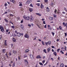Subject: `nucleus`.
Listing matches in <instances>:
<instances>
[{"instance_id": "25", "label": "nucleus", "mask_w": 67, "mask_h": 67, "mask_svg": "<svg viewBox=\"0 0 67 67\" xmlns=\"http://www.w3.org/2000/svg\"><path fill=\"white\" fill-rule=\"evenodd\" d=\"M27 55H24V58H27Z\"/></svg>"}, {"instance_id": "8", "label": "nucleus", "mask_w": 67, "mask_h": 67, "mask_svg": "<svg viewBox=\"0 0 67 67\" xmlns=\"http://www.w3.org/2000/svg\"><path fill=\"white\" fill-rule=\"evenodd\" d=\"M36 14H37V15H39V16H41V15H42V14H40L39 13H36Z\"/></svg>"}, {"instance_id": "39", "label": "nucleus", "mask_w": 67, "mask_h": 67, "mask_svg": "<svg viewBox=\"0 0 67 67\" xmlns=\"http://www.w3.org/2000/svg\"><path fill=\"white\" fill-rule=\"evenodd\" d=\"M36 36H35L34 37V40H36Z\"/></svg>"}, {"instance_id": "13", "label": "nucleus", "mask_w": 67, "mask_h": 67, "mask_svg": "<svg viewBox=\"0 0 67 67\" xmlns=\"http://www.w3.org/2000/svg\"><path fill=\"white\" fill-rule=\"evenodd\" d=\"M54 13L55 14L57 13H58V11H57V10H56V9H55V10L54 11Z\"/></svg>"}, {"instance_id": "63", "label": "nucleus", "mask_w": 67, "mask_h": 67, "mask_svg": "<svg viewBox=\"0 0 67 67\" xmlns=\"http://www.w3.org/2000/svg\"><path fill=\"white\" fill-rule=\"evenodd\" d=\"M9 29H8L7 30H6V32H9Z\"/></svg>"}, {"instance_id": "52", "label": "nucleus", "mask_w": 67, "mask_h": 67, "mask_svg": "<svg viewBox=\"0 0 67 67\" xmlns=\"http://www.w3.org/2000/svg\"><path fill=\"white\" fill-rule=\"evenodd\" d=\"M14 0H13L12 1V2H13V3H14Z\"/></svg>"}, {"instance_id": "3", "label": "nucleus", "mask_w": 67, "mask_h": 67, "mask_svg": "<svg viewBox=\"0 0 67 67\" xmlns=\"http://www.w3.org/2000/svg\"><path fill=\"white\" fill-rule=\"evenodd\" d=\"M51 41H49L48 42H45V43L46 44V45H47V44H48V45H50V44H51Z\"/></svg>"}, {"instance_id": "16", "label": "nucleus", "mask_w": 67, "mask_h": 67, "mask_svg": "<svg viewBox=\"0 0 67 67\" xmlns=\"http://www.w3.org/2000/svg\"><path fill=\"white\" fill-rule=\"evenodd\" d=\"M30 20H31V21H33V17H30Z\"/></svg>"}, {"instance_id": "37", "label": "nucleus", "mask_w": 67, "mask_h": 67, "mask_svg": "<svg viewBox=\"0 0 67 67\" xmlns=\"http://www.w3.org/2000/svg\"><path fill=\"white\" fill-rule=\"evenodd\" d=\"M43 39L44 40H46V37H44V38H43Z\"/></svg>"}, {"instance_id": "43", "label": "nucleus", "mask_w": 67, "mask_h": 67, "mask_svg": "<svg viewBox=\"0 0 67 67\" xmlns=\"http://www.w3.org/2000/svg\"><path fill=\"white\" fill-rule=\"evenodd\" d=\"M28 25L29 26H30V27H31V25L30 24H28Z\"/></svg>"}, {"instance_id": "24", "label": "nucleus", "mask_w": 67, "mask_h": 67, "mask_svg": "<svg viewBox=\"0 0 67 67\" xmlns=\"http://www.w3.org/2000/svg\"><path fill=\"white\" fill-rule=\"evenodd\" d=\"M5 49H3V53H5Z\"/></svg>"}, {"instance_id": "22", "label": "nucleus", "mask_w": 67, "mask_h": 67, "mask_svg": "<svg viewBox=\"0 0 67 67\" xmlns=\"http://www.w3.org/2000/svg\"><path fill=\"white\" fill-rule=\"evenodd\" d=\"M41 42L43 45H45V44L44 43V41H42Z\"/></svg>"}, {"instance_id": "7", "label": "nucleus", "mask_w": 67, "mask_h": 67, "mask_svg": "<svg viewBox=\"0 0 67 67\" xmlns=\"http://www.w3.org/2000/svg\"><path fill=\"white\" fill-rule=\"evenodd\" d=\"M36 58H41V57L40 55H39L37 56Z\"/></svg>"}, {"instance_id": "28", "label": "nucleus", "mask_w": 67, "mask_h": 67, "mask_svg": "<svg viewBox=\"0 0 67 67\" xmlns=\"http://www.w3.org/2000/svg\"><path fill=\"white\" fill-rule=\"evenodd\" d=\"M7 5H7V3H5V4H4V6H5H5H7Z\"/></svg>"}, {"instance_id": "33", "label": "nucleus", "mask_w": 67, "mask_h": 67, "mask_svg": "<svg viewBox=\"0 0 67 67\" xmlns=\"http://www.w3.org/2000/svg\"><path fill=\"white\" fill-rule=\"evenodd\" d=\"M43 51L45 53H46V50L45 49H44L43 50Z\"/></svg>"}, {"instance_id": "10", "label": "nucleus", "mask_w": 67, "mask_h": 67, "mask_svg": "<svg viewBox=\"0 0 67 67\" xmlns=\"http://www.w3.org/2000/svg\"><path fill=\"white\" fill-rule=\"evenodd\" d=\"M25 63L26 64H28L29 63L28 62H27V61L26 60H25Z\"/></svg>"}, {"instance_id": "23", "label": "nucleus", "mask_w": 67, "mask_h": 67, "mask_svg": "<svg viewBox=\"0 0 67 67\" xmlns=\"http://www.w3.org/2000/svg\"><path fill=\"white\" fill-rule=\"evenodd\" d=\"M15 66V63H13L12 66L13 67H14Z\"/></svg>"}, {"instance_id": "47", "label": "nucleus", "mask_w": 67, "mask_h": 67, "mask_svg": "<svg viewBox=\"0 0 67 67\" xmlns=\"http://www.w3.org/2000/svg\"><path fill=\"white\" fill-rule=\"evenodd\" d=\"M19 6H20V7H21V6H22V4H19Z\"/></svg>"}, {"instance_id": "27", "label": "nucleus", "mask_w": 67, "mask_h": 67, "mask_svg": "<svg viewBox=\"0 0 67 67\" xmlns=\"http://www.w3.org/2000/svg\"><path fill=\"white\" fill-rule=\"evenodd\" d=\"M29 50L28 49H27L25 50V52H29Z\"/></svg>"}, {"instance_id": "40", "label": "nucleus", "mask_w": 67, "mask_h": 67, "mask_svg": "<svg viewBox=\"0 0 67 67\" xmlns=\"http://www.w3.org/2000/svg\"><path fill=\"white\" fill-rule=\"evenodd\" d=\"M4 20L5 22H8V21L6 19H5Z\"/></svg>"}, {"instance_id": "9", "label": "nucleus", "mask_w": 67, "mask_h": 67, "mask_svg": "<svg viewBox=\"0 0 67 67\" xmlns=\"http://www.w3.org/2000/svg\"><path fill=\"white\" fill-rule=\"evenodd\" d=\"M46 10H47V12H49V9L48 7H47L46 8Z\"/></svg>"}, {"instance_id": "32", "label": "nucleus", "mask_w": 67, "mask_h": 67, "mask_svg": "<svg viewBox=\"0 0 67 67\" xmlns=\"http://www.w3.org/2000/svg\"><path fill=\"white\" fill-rule=\"evenodd\" d=\"M23 19H22L21 21V23H23Z\"/></svg>"}, {"instance_id": "64", "label": "nucleus", "mask_w": 67, "mask_h": 67, "mask_svg": "<svg viewBox=\"0 0 67 67\" xmlns=\"http://www.w3.org/2000/svg\"><path fill=\"white\" fill-rule=\"evenodd\" d=\"M66 46H65V51H66Z\"/></svg>"}, {"instance_id": "45", "label": "nucleus", "mask_w": 67, "mask_h": 67, "mask_svg": "<svg viewBox=\"0 0 67 67\" xmlns=\"http://www.w3.org/2000/svg\"><path fill=\"white\" fill-rule=\"evenodd\" d=\"M63 24L65 26V23H63Z\"/></svg>"}, {"instance_id": "17", "label": "nucleus", "mask_w": 67, "mask_h": 67, "mask_svg": "<svg viewBox=\"0 0 67 67\" xmlns=\"http://www.w3.org/2000/svg\"><path fill=\"white\" fill-rule=\"evenodd\" d=\"M53 18L52 17H51L49 18V20H51V21H52V20H53Z\"/></svg>"}, {"instance_id": "4", "label": "nucleus", "mask_w": 67, "mask_h": 67, "mask_svg": "<svg viewBox=\"0 0 67 67\" xmlns=\"http://www.w3.org/2000/svg\"><path fill=\"white\" fill-rule=\"evenodd\" d=\"M25 37H26V38H29V35L27 34H26L25 35Z\"/></svg>"}, {"instance_id": "31", "label": "nucleus", "mask_w": 67, "mask_h": 67, "mask_svg": "<svg viewBox=\"0 0 67 67\" xmlns=\"http://www.w3.org/2000/svg\"><path fill=\"white\" fill-rule=\"evenodd\" d=\"M1 31H2V32H3V31H4V29H3V28H2L1 30Z\"/></svg>"}, {"instance_id": "15", "label": "nucleus", "mask_w": 67, "mask_h": 67, "mask_svg": "<svg viewBox=\"0 0 67 67\" xmlns=\"http://www.w3.org/2000/svg\"><path fill=\"white\" fill-rule=\"evenodd\" d=\"M50 49H51V48H49L47 49L48 52V53H49V51H50Z\"/></svg>"}, {"instance_id": "61", "label": "nucleus", "mask_w": 67, "mask_h": 67, "mask_svg": "<svg viewBox=\"0 0 67 67\" xmlns=\"http://www.w3.org/2000/svg\"><path fill=\"white\" fill-rule=\"evenodd\" d=\"M62 13H63V14H65V12H62Z\"/></svg>"}, {"instance_id": "56", "label": "nucleus", "mask_w": 67, "mask_h": 67, "mask_svg": "<svg viewBox=\"0 0 67 67\" xmlns=\"http://www.w3.org/2000/svg\"><path fill=\"white\" fill-rule=\"evenodd\" d=\"M50 28V30H52V27H49Z\"/></svg>"}, {"instance_id": "62", "label": "nucleus", "mask_w": 67, "mask_h": 67, "mask_svg": "<svg viewBox=\"0 0 67 67\" xmlns=\"http://www.w3.org/2000/svg\"><path fill=\"white\" fill-rule=\"evenodd\" d=\"M37 5L38 6H40V4H37Z\"/></svg>"}, {"instance_id": "14", "label": "nucleus", "mask_w": 67, "mask_h": 67, "mask_svg": "<svg viewBox=\"0 0 67 67\" xmlns=\"http://www.w3.org/2000/svg\"><path fill=\"white\" fill-rule=\"evenodd\" d=\"M53 54H54V55H55V56H56L57 55V53L56 52H53Z\"/></svg>"}, {"instance_id": "29", "label": "nucleus", "mask_w": 67, "mask_h": 67, "mask_svg": "<svg viewBox=\"0 0 67 67\" xmlns=\"http://www.w3.org/2000/svg\"><path fill=\"white\" fill-rule=\"evenodd\" d=\"M64 10H65L66 11H67V9H66V8L65 7L64 8Z\"/></svg>"}, {"instance_id": "19", "label": "nucleus", "mask_w": 67, "mask_h": 67, "mask_svg": "<svg viewBox=\"0 0 67 67\" xmlns=\"http://www.w3.org/2000/svg\"><path fill=\"white\" fill-rule=\"evenodd\" d=\"M51 5L52 6H53V5H54V4L52 2L51 3Z\"/></svg>"}, {"instance_id": "48", "label": "nucleus", "mask_w": 67, "mask_h": 67, "mask_svg": "<svg viewBox=\"0 0 67 67\" xmlns=\"http://www.w3.org/2000/svg\"><path fill=\"white\" fill-rule=\"evenodd\" d=\"M47 25H45L44 26V28H46L47 27H46V26H47Z\"/></svg>"}, {"instance_id": "26", "label": "nucleus", "mask_w": 67, "mask_h": 67, "mask_svg": "<svg viewBox=\"0 0 67 67\" xmlns=\"http://www.w3.org/2000/svg\"><path fill=\"white\" fill-rule=\"evenodd\" d=\"M3 60H5L6 59V58H5V57H4L3 58H2Z\"/></svg>"}, {"instance_id": "12", "label": "nucleus", "mask_w": 67, "mask_h": 67, "mask_svg": "<svg viewBox=\"0 0 67 67\" xmlns=\"http://www.w3.org/2000/svg\"><path fill=\"white\" fill-rule=\"evenodd\" d=\"M13 52L14 53V54H16V53H17V52L16 51H15L14 50H13Z\"/></svg>"}, {"instance_id": "5", "label": "nucleus", "mask_w": 67, "mask_h": 67, "mask_svg": "<svg viewBox=\"0 0 67 67\" xmlns=\"http://www.w3.org/2000/svg\"><path fill=\"white\" fill-rule=\"evenodd\" d=\"M17 36H18L19 37H20V36H21V33L18 32V33L17 34Z\"/></svg>"}, {"instance_id": "2", "label": "nucleus", "mask_w": 67, "mask_h": 67, "mask_svg": "<svg viewBox=\"0 0 67 67\" xmlns=\"http://www.w3.org/2000/svg\"><path fill=\"white\" fill-rule=\"evenodd\" d=\"M32 2V1L31 0H28L26 2V4H29V3H30L31 2Z\"/></svg>"}, {"instance_id": "30", "label": "nucleus", "mask_w": 67, "mask_h": 67, "mask_svg": "<svg viewBox=\"0 0 67 67\" xmlns=\"http://www.w3.org/2000/svg\"><path fill=\"white\" fill-rule=\"evenodd\" d=\"M60 52L61 53H62V54H64V52H63V51H60Z\"/></svg>"}, {"instance_id": "53", "label": "nucleus", "mask_w": 67, "mask_h": 67, "mask_svg": "<svg viewBox=\"0 0 67 67\" xmlns=\"http://www.w3.org/2000/svg\"><path fill=\"white\" fill-rule=\"evenodd\" d=\"M60 50V49H58L57 50V52H59V51Z\"/></svg>"}, {"instance_id": "41", "label": "nucleus", "mask_w": 67, "mask_h": 67, "mask_svg": "<svg viewBox=\"0 0 67 67\" xmlns=\"http://www.w3.org/2000/svg\"><path fill=\"white\" fill-rule=\"evenodd\" d=\"M59 29H60V30H62V27L60 26L59 28Z\"/></svg>"}, {"instance_id": "1", "label": "nucleus", "mask_w": 67, "mask_h": 67, "mask_svg": "<svg viewBox=\"0 0 67 67\" xmlns=\"http://www.w3.org/2000/svg\"><path fill=\"white\" fill-rule=\"evenodd\" d=\"M23 18L24 19H26V20H30V17L29 16L25 17V16H24Z\"/></svg>"}, {"instance_id": "46", "label": "nucleus", "mask_w": 67, "mask_h": 67, "mask_svg": "<svg viewBox=\"0 0 67 67\" xmlns=\"http://www.w3.org/2000/svg\"><path fill=\"white\" fill-rule=\"evenodd\" d=\"M45 60H43L42 62V63H43V64H44V63H45Z\"/></svg>"}, {"instance_id": "11", "label": "nucleus", "mask_w": 67, "mask_h": 67, "mask_svg": "<svg viewBox=\"0 0 67 67\" xmlns=\"http://www.w3.org/2000/svg\"><path fill=\"white\" fill-rule=\"evenodd\" d=\"M64 67V65L63 64H62L60 66V67Z\"/></svg>"}, {"instance_id": "42", "label": "nucleus", "mask_w": 67, "mask_h": 67, "mask_svg": "<svg viewBox=\"0 0 67 67\" xmlns=\"http://www.w3.org/2000/svg\"><path fill=\"white\" fill-rule=\"evenodd\" d=\"M39 64H40L41 65H43V64L42 63H41V62H40Z\"/></svg>"}, {"instance_id": "6", "label": "nucleus", "mask_w": 67, "mask_h": 67, "mask_svg": "<svg viewBox=\"0 0 67 67\" xmlns=\"http://www.w3.org/2000/svg\"><path fill=\"white\" fill-rule=\"evenodd\" d=\"M30 57H31V58L32 59H34V57L33 55L32 54L30 55Z\"/></svg>"}, {"instance_id": "55", "label": "nucleus", "mask_w": 67, "mask_h": 67, "mask_svg": "<svg viewBox=\"0 0 67 67\" xmlns=\"http://www.w3.org/2000/svg\"><path fill=\"white\" fill-rule=\"evenodd\" d=\"M43 24H46V23H45V21H43Z\"/></svg>"}, {"instance_id": "50", "label": "nucleus", "mask_w": 67, "mask_h": 67, "mask_svg": "<svg viewBox=\"0 0 67 67\" xmlns=\"http://www.w3.org/2000/svg\"><path fill=\"white\" fill-rule=\"evenodd\" d=\"M18 58L19 60H20V56H19L18 57Z\"/></svg>"}, {"instance_id": "44", "label": "nucleus", "mask_w": 67, "mask_h": 67, "mask_svg": "<svg viewBox=\"0 0 67 67\" xmlns=\"http://www.w3.org/2000/svg\"><path fill=\"white\" fill-rule=\"evenodd\" d=\"M12 28H13V29H14V26H12Z\"/></svg>"}, {"instance_id": "58", "label": "nucleus", "mask_w": 67, "mask_h": 67, "mask_svg": "<svg viewBox=\"0 0 67 67\" xmlns=\"http://www.w3.org/2000/svg\"><path fill=\"white\" fill-rule=\"evenodd\" d=\"M52 48H54L55 47L54 46H52Z\"/></svg>"}, {"instance_id": "35", "label": "nucleus", "mask_w": 67, "mask_h": 67, "mask_svg": "<svg viewBox=\"0 0 67 67\" xmlns=\"http://www.w3.org/2000/svg\"><path fill=\"white\" fill-rule=\"evenodd\" d=\"M44 2H48V1L47 0H45Z\"/></svg>"}, {"instance_id": "18", "label": "nucleus", "mask_w": 67, "mask_h": 67, "mask_svg": "<svg viewBox=\"0 0 67 67\" xmlns=\"http://www.w3.org/2000/svg\"><path fill=\"white\" fill-rule=\"evenodd\" d=\"M13 40L14 42H16V40L15 39H14V38H13Z\"/></svg>"}, {"instance_id": "54", "label": "nucleus", "mask_w": 67, "mask_h": 67, "mask_svg": "<svg viewBox=\"0 0 67 67\" xmlns=\"http://www.w3.org/2000/svg\"><path fill=\"white\" fill-rule=\"evenodd\" d=\"M9 56H11V52H10L9 53Z\"/></svg>"}, {"instance_id": "38", "label": "nucleus", "mask_w": 67, "mask_h": 67, "mask_svg": "<svg viewBox=\"0 0 67 67\" xmlns=\"http://www.w3.org/2000/svg\"><path fill=\"white\" fill-rule=\"evenodd\" d=\"M52 34L53 36H54V32H52Z\"/></svg>"}, {"instance_id": "20", "label": "nucleus", "mask_w": 67, "mask_h": 67, "mask_svg": "<svg viewBox=\"0 0 67 67\" xmlns=\"http://www.w3.org/2000/svg\"><path fill=\"white\" fill-rule=\"evenodd\" d=\"M21 27L22 29H23V27H24V26H23V25H21Z\"/></svg>"}, {"instance_id": "59", "label": "nucleus", "mask_w": 67, "mask_h": 67, "mask_svg": "<svg viewBox=\"0 0 67 67\" xmlns=\"http://www.w3.org/2000/svg\"><path fill=\"white\" fill-rule=\"evenodd\" d=\"M5 45L7 46V43L5 42Z\"/></svg>"}, {"instance_id": "34", "label": "nucleus", "mask_w": 67, "mask_h": 67, "mask_svg": "<svg viewBox=\"0 0 67 67\" xmlns=\"http://www.w3.org/2000/svg\"><path fill=\"white\" fill-rule=\"evenodd\" d=\"M30 6H31V7H32V8L33 7V6L32 5V4H30Z\"/></svg>"}, {"instance_id": "36", "label": "nucleus", "mask_w": 67, "mask_h": 67, "mask_svg": "<svg viewBox=\"0 0 67 67\" xmlns=\"http://www.w3.org/2000/svg\"><path fill=\"white\" fill-rule=\"evenodd\" d=\"M43 5H42V4H41V8H43Z\"/></svg>"}, {"instance_id": "57", "label": "nucleus", "mask_w": 67, "mask_h": 67, "mask_svg": "<svg viewBox=\"0 0 67 67\" xmlns=\"http://www.w3.org/2000/svg\"><path fill=\"white\" fill-rule=\"evenodd\" d=\"M15 32L17 34L18 33V32L17 31H15Z\"/></svg>"}, {"instance_id": "60", "label": "nucleus", "mask_w": 67, "mask_h": 67, "mask_svg": "<svg viewBox=\"0 0 67 67\" xmlns=\"http://www.w3.org/2000/svg\"><path fill=\"white\" fill-rule=\"evenodd\" d=\"M65 36H67V34H66V33H65Z\"/></svg>"}, {"instance_id": "49", "label": "nucleus", "mask_w": 67, "mask_h": 67, "mask_svg": "<svg viewBox=\"0 0 67 67\" xmlns=\"http://www.w3.org/2000/svg\"><path fill=\"white\" fill-rule=\"evenodd\" d=\"M8 12H10V9H8Z\"/></svg>"}, {"instance_id": "21", "label": "nucleus", "mask_w": 67, "mask_h": 67, "mask_svg": "<svg viewBox=\"0 0 67 67\" xmlns=\"http://www.w3.org/2000/svg\"><path fill=\"white\" fill-rule=\"evenodd\" d=\"M29 10L30 11V12H32V11H33L32 9L30 8L29 9Z\"/></svg>"}, {"instance_id": "51", "label": "nucleus", "mask_w": 67, "mask_h": 67, "mask_svg": "<svg viewBox=\"0 0 67 67\" xmlns=\"http://www.w3.org/2000/svg\"><path fill=\"white\" fill-rule=\"evenodd\" d=\"M7 14V12H5V13H4L3 14V15H4V14Z\"/></svg>"}]
</instances>
